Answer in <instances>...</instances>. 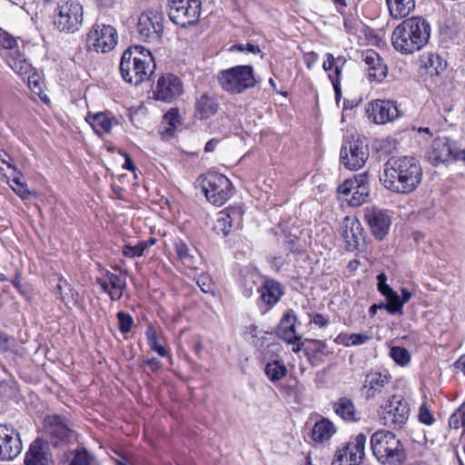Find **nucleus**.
Masks as SVG:
<instances>
[{"instance_id":"f257e3e1","label":"nucleus","mask_w":465,"mask_h":465,"mask_svg":"<svg viewBox=\"0 0 465 465\" xmlns=\"http://www.w3.org/2000/svg\"><path fill=\"white\" fill-rule=\"evenodd\" d=\"M422 177L419 161L413 157H392L384 164L380 177L384 187L399 193H410L420 184Z\"/></svg>"},{"instance_id":"f03ea898","label":"nucleus","mask_w":465,"mask_h":465,"mask_svg":"<svg viewBox=\"0 0 465 465\" xmlns=\"http://www.w3.org/2000/svg\"><path fill=\"white\" fill-rule=\"evenodd\" d=\"M430 25L420 16L404 19L391 33V45L401 54H412L420 51L429 42Z\"/></svg>"},{"instance_id":"7ed1b4c3","label":"nucleus","mask_w":465,"mask_h":465,"mask_svg":"<svg viewBox=\"0 0 465 465\" xmlns=\"http://www.w3.org/2000/svg\"><path fill=\"white\" fill-rule=\"evenodd\" d=\"M119 68L125 82L138 85L150 79L156 64L148 49L134 45L123 53Z\"/></svg>"},{"instance_id":"20e7f679","label":"nucleus","mask_w":465,"mask_h":465,"mask_svg":"<svg viewBox=\"0 0 465 465\" xmlns=\"http://www.w3.org/2000/svg\"><path fill=\"white\" fill-rule=\"evenodd\" d=\"M371 447L373 455L383 465H401L406 459L401 441L390 430L374 432L371 438Z\"/></svg>"},{"instance_id":"39448f33","label":"nucleus","mask_w":465,"mask_h":465,"mask_svg":"<svg viewBox=\"0 0 465 465\" xmlns=\"http://www.w3.org/2000/svg\"><path fill=\"white\" fill-rule=\"evenodd\" d=\"M217 80L224 91L232 94H241L255 86L258 82L251 65H236L223 70L218 74Z\"/></svg>"},{"instance_id":"423d86ee","label":"nucleus","mask_w":465,"mask_h":465,"mask_svg":"<svg viewBox=\"0 0 465 465\" xmlns=\"http://www.w3.org/2000/svg\"><path fill=\"white\" fill-rule=\"evenodd\" d=\"M410 412L408 401L401 395H392L381 404L378 415L382 425L398 430L407 423Z\"/></svg>"},{"instance_id":"0eeeda50","label":"nucleus","mask_w":465,"mask_h":465,"mask_svg":"<svg viewBox=\"0 0 465 465\" xmlns=\"http://www.w3.org/2000/svg\"><path fill=\"white\" fill-rule=\"evenodd\" d=\"M202 187L208 202L216 206L224 204L232 194L231 181L218 173H208L203 178Z\"/></svg>"},{"instance_id":"6e6552de","label":"nucleus","mask_w":465,"mask_h":465,"mask_svg":"<svg viewBox=\"0 0 465 465\" xmlns=\"http://www.w3.org/2000/svg\"><path fill=\"white\" fill-rule=\"evenodd\" d=\"M83 22V6L78 0H64L58 4L54 25L61 32L74 33Z\"/></svg>"},{"instance_id":"1a4fd4ad","label":"nucleus","mask_w":465,"mask_h":465,"mask_svg":"<svg viewBox=\"0 0 465 465\" xmlns=\"http://www.w3.org/2000/svg\"><path fill=\"white\" fill-rule=\"evenodd\" d=\"M118 41L116 30L109 25L95 24L86 35V46L90 51L106 53L115 47Z\"/></svg>"},{"instance_id":"9d476101","label":"nucleus","mask_w":465,"mask_h":465,"mask_svg":"<svg viewBox=\"0 0 465 465\" xmlns=\"http://www.w3.org/2000/svg\"><path fill=\"white\" fill-rule=\"evenodd\" d=\"M169 17L177 25H194L201 14L200 0H169Z\"/></svg>"},{"instance_id":"9b49d317","label":"nucleus","mask_w":465,"mask_h":465,"mask_svg":"<svg viewBox=\"0 0 465 465\" xmlns=\"http://www.w3.org/2000/svg\"><path fill=\"white\" fill-rule=\"evenodd\" d=\"M367 437L359 433L349 442L337 450L331 465H364Z\"/></svg>"},{"instance_id":"f8f14e48","label":"nucleus","mask_w":465,"mask_h":465,"mask_svg":"<svg viewBox=\"0 0 465 465\" xmlns=\"http://www.w3.org/2000/svg\"><path fill=\"white\" fill-rule=\"evenodd\" d=\"M337 192L340 195L346 198L351 206H360L367 201L369 197V176L367 173L355 176L354 179H348L341 184Z\"/></svg>"},{"instance_id":"ddd939ff","label":"nucleus","mask_w":465,"mask_h":465,"mask_svg":"<svg viewBox=\"0 0 465 465\" xmlns=\"http://www.w3.org/2000/svg\"><path fill=\"white\" fill-rule=\"evenodd\" d=\"M369 158V146L360 139L347 141L341 149V159L350 170L361 168Z\"/></svg>"},{"instance_id":"4468645a","label":"nucleus","mask_w":465,"mask_h":465,"mask_svg":"<svg viewBox=\"0 0 465 465\" xmlns=\"http://www.w3.org/2000/svg\"><path fill=\"white\" fill-rule=\"evenodd\" d=\"M460 154L461 152L449 138L438 137L432 141L427 153V158L433 165H439L443 163L457 161Z\"/></svg>"},{"instance_id":"2eb2a0df","label":"nucleus","mask_w":465,"mask_h":465,"mask_svg":"<svg viewBox=\"0 0 465 465\" xmlns=\"http://www.w3.org/2000/svg\"><path fill=\"white\" fill-rule=\"evenodd\" d=\"M23 444L19 432L13 427L0 424V460L11 461L20 455Z\"/></svg>"},{"instance_id":"dca6fc26","label":"nucleus","mask_w":465,"mask_h":465,"mask_svg":"<svg viewBox=\"0 0 465 465\" xmlns=\"http://www.w3.org/2000/svg\"><path fill=\"white\" fill-rule=\"evenodd\" d=\"M137 31L143 41H159L163 31L162 15L153 11L143 13L139 17Z\"/></svg>"},{"instance_id":"f3484780","label":"nucleus","mask_w":465,"mask_h":465,"mask_svg":"<svg viewBox=\"0 0 465 465\" xmlns=\"http://www.w3.org/2000/svg\"><path fill=\"white\" fill-rule=\"evenodd\" d=\"M183 92V85L180 78L173 74L162 75L153 90L156 100L171 103L177 99Z\"/></svg>"},{"instance_id":"a211bd4d","label":"nucleus","mask_w":465,"mask_h":465,"mask_svg":"<svg viewBox=\"0 0 465 465\" xmlns=\"http://www.w3.org/2000/svg\"><path fill=\"white\" fill-rule=\"evenodd\" d=\"M368 112L376 124H385L401 117L396 102L391 100H374L370 104Z\"/></svg>"},{"instance_id":"6ab92c4d","label":"nucleus","mask_w":465,"mask_h":465,"mask_svg":"<svg viewBox=\"0 0 465 465\" xmlns=\"http://www.w3.org/2000/svg\"><path fill=\"white\" fill-rule=\"evenodd\" d=\"M364 219L376 239L382 240L388 234L391 221L387 211L374 206L366 207Z\"/></svg>"},{"instance_id":"aec40b11","label":"nucleus","mask_w":465,"mask_h":465,"mask_svg":"<svg viewBox=\"0 0 465 465\" xmlns=\"http://www.w3.org/2000/svg\"><path fill=\"white\" fill-rule=\"evenodd\" d=\"M45 429L48 434L56 439V443H69L75 438V433L71 428L68 420L60 415H49L45 420Z\"/></svg>"},{"instance_id":"412c9836","label":"nucleus","mask_w":465,"mask_h":465,"mask_svg":"<svg viewBox=\"0 0 465 465\" xmlns=\"http://www.w3.org/2000/svg\"><path fill=\"white\" fill-rule=\"evenodd\" d=\"M325 56L326 60L323 62L322 68L324 71L329 72L328 77L333 85L335 98L339 101L341 97V72L347 63V59L343 55L334 57L331 53L326 54Z\"/></svg>"},{"instance_id":"4be33fe9","label":"nucleus","mask_w":465,"mask_h":465,"mask_svg":"<svg viewBox=\"0 0 465 465\" xmlns=\"http://www.w3.org/2000/svg\"><path fill=\"white\" fill-rule=\"evenodd\" d=\"M341 236L349 251H354L364 242V232L355 217H345L341 225Z\"/></svg>"},{"instance_id":"5701e85b","label":"nucleus","mask_w":465,"mask_h":465,"mask_svg":"<svg viewBox=\"0 0 465 465\" xmlns=\"http://www.w3.org/2000/svg\"><path fill=\"white\" fill-rule=\"evenodd\" d=\"M96 282L102 290L108 293L114 301H117L123 296V292L126 286L124 278L107 270L101 272V275L96 278Z\"/></svg>"},{"instance_id":"b1692460","label":"nucleus","mask_w":465,"mask_h":465,"mask_svg":"<svg viewBox=\"0 0 465 465\" xmlns=\"http://www.w3.org/2000/svg\"><path fill=\"white\" fill-rule=\"evenodd\" d=\"M361 57L367 65L368 78L371 81L382 82L388 74V67L380 54L368 49L362 52Z\"/></svg>"},{"instance_id":"393cba45","label":"nucleus","mask_w":465,"mask_h":465,"mask_svg":"<svg viewBox=\"0 0 465 465\" xmlns=\"http://www.w3.org/2000/svg\"><path fill=\"white\" fill-rule=\"evenodd\" d=\"M25 465H51L52 454L48 443L37 438L35 440L25 457Z\"/></svg>"},{"instance_id":"a878e982","label":"nucleus","mask_w":465,"mask_h":465,"mask_svg":"<svg viewBox=\"0 0 465 465\" xmlns=\"http://www.w3.org/2000/svg\"><path fill=\"white\" fill-rule=\"evenodd\" d=\"M391 375L387 370L371 371L364 379L362 389L365 390L367 399L374 398L382 391L390 382Z\"/></svg>"},{"instance_id":"bb28decb","label":"nucleus","mask_w":465,"mask_h":465,"mask_svg":"<svg viewBox=\"0 0 465 465\" xmlns=\"http://www.w3.org/2000/svg\"><path fill=\"white\" fill-rule=\"evenodd\" d=\"M242 221V213L239 209H226L218 213L214 230L226 236L234 226H239Z\"/></svg>"},{"instance_id":"cd10ccee","label":"nucleus","mask_w":465,"mask_h":465,"mask_svg":"<svg viewBox=\"0 0 465 465\" xmlns=\"http://www.w3.org/2000/svg\"><path fill=\"white\" fill-rule=\"evenodd\" d=\"M86 121L92 126L94 131L100 136L107 134L112 128L118 124L116 117L109 115L107 113L100 112L94 114H89Z\"/></svg>"},{"instance_id":"c85d7f7f","label":"nucleus","mask_w":465,"mask_h":465,"mask_svg":"<svg viewBox=\"0 0 465 465\" xmlns=\"http://www.w3.org/2000/svg\"><path fill=\"white\" fill-rule=\"evenodd\" d=\"M296 317L292 311L286 312L278 326V336L288 343H295L301 338L295 330Z\"/></svg>"},{"instance_id":"c756f323","label":"nucleus","mask_w":465,"mask_h":465,"mask_svg":"<svg viewBox=\"0 0 465 465\" xmlns=\"http://www.w3.org/2000/svg\"><path fill=\"white\" fill-rule=\"evenodd\" d=\"M218 108L219 104L214 97L203 94L196 99L194 115L201 120L208 119L216 114Z\"/></svg>"},{"instance_id":"7c9ffc66","label":"nucleus","mask_w":465,"mask_h":465,"mask_svg":"<svg viewBox=\"0 0 465 465\" xmlns=\"http://www.w3.org/2000/svg\"><path fill=\"white\" fill-rule=\"evenodd\" d=\"M258 292L262 301L270 306L277 303L282 295L280 284L272 280H264L258 288Z\"/></svg>"},{"instance_id":"2f4dec72","label":"nucleus","mask_w":465,"mask_h":465,"mask_svg":"<svg viewBox=\"0 0 465 465\" xmlns=\"http://www.w3.org/2000/svg\"><path fill=\"white\" fill-rule=\"evenodd\" d=\"M391 16L401 19L408 16L415 8L414 0H386Z\"/></svg>"},{"instance_id":"473e14b6","label":"nucleus","mask_w":465,"mask_h":465,"mask_svg":"<svg viewBox=\"0 0 465 465\" xmlns=\"http://www.w3.org/2000/svg\"><path fill=\"white\" fill-rule=\"evenodd\" d=\"M420 62L430 76L440 75L447 66V63L439 54L433 53L423 54Z\"/></svg>"},{"instance_id":"72a5a7b5","label":"nucleus","mask_w":465,"mask_h":465,"mask_svg":"<svg viewBox=\"0 0 465 465\" xmlns=\"http://www.w3.org/2000/svg\"><path fill=\"white\" fill-rule=\"evenodd\" d=\"M27 84L31 91L32 99L40 100L46 104L50 103L47 94L44 91V81L37 72L33 71L28 74Z\"/></svg>"},{"instance_id":"f704fd0d","label":"nucleus","mask_w":465,"mask_h":465,"mask_svg":"<svg viewBox=\"0 0 465 465\" xmlns=\"http://www.w3.org/2000/svg\"><path fill=\"white\" fill-rule=\"evenodd\" d=\"M333 410L335 413L345 421L352 422L358 420L356 417L354 403L347 397L340 398L336 402H334Z\"/></svg>"},{"instance_id":"c9c22d12","label":"nucleus","mask_w":465,"mask_h":465,"mask_svg":"<svg viewBox=\"0 0 465 465\" xmlns=\"http://www.w3.org/2000/svg\"><path fill=\"white\" fill-rule=\"evenodd\" d=\"M7 64L19 75L29 74L34 71L32 64L18 51H13L9 54Z\"/></svg>"},{"instance_id":"e433bc0d","label":"nucleus","mask_w":465,"mask_h":465,"mask_svg":"<svg viewBox=\"0 0 465 465\" xmlns=\"http://www.w3.org/2000/svg\"><path fill=\"white\" fill-rule=\"evenodd\" d=\"M335 432L332 422L326 419H322L316 422L313 426L312 437L317 442H324L328 440Z\"/></svg>"},{"instance_id":"4c0bfd02","label":"nucleus","mask_w":465,"mask_h":465,"mask_svg":"<svg viewBox=\"0 0 465 465\" xmlns=\"http://www.w3.org/2000/svg\"><path fill=\"white\" fill-rule=\"evenodd\" d=\"M264 282L262 277L256 271L247 272L242 281V293L245 297H251L254 290L258 291L260 285Z\"/></svg>"},{"instance_id":"58836bf2","label":"nucleus","mask_w":465,"mask_h":465,"mask_svg":"<svg viewBox=\"0 0 465 465\" xmlns=\"http://www.w3.org/2000/svg\"><path fill=\"white\" fill-rule=\"evenodd\" d=\"M67 465H92L94 456L84 448L71 450L65 454Z\"/></svg>"},{"instance_id":"ea45409f","label":"nucleus","mask_w":465,"mask_h":465,"mask_svg":"<svg viewBox=\"0 0 465 465\" xmlns=\"http://www.w3.org/2000/svg\"><path fill=\"white\" fill-rule=\"evenodd\" d=\"M264 372L272 382H276L287 375V368L283 361H273L266 364Z\"/></svg>"},{"instance_id":"a19ab883","label":"nucleus","mask_w":465,"mask_h":465,"mask_svg":"<svg viewBox=\"0 0 465 465\" xmlns=\"http://www.w3.org/2000/svg\"><path fill=\"white\" fill-rule=\"evenodd\" d=\"M174 250L178 259L187 267H193V256L188 245L183 240L174 242Z\"/></svg>"},{"instance_id":"79ce46f5","label":"nucleus","mask_w":465,"mask_h":465,"mask_svg":"<svg viewBox=\"0 0 465 465\" xmlns=\"http://www.w3.org/2000/svg\"><path fill=\"white\" fill-rule=\"evenodd\" d=\"M145 336L151 350L155 351L161 357H167L169 355L168 350L158 343L157 332L153 326H149L146 329Z\"/></svg>"},{"instance_id":"37998d69","label":"nucleus","mask_w":465,"mask_h":465,"mask_svg":"<svg viewBox=\"0 0 465 465\" xmlns=\"http://www.w3.org/2000/svg\"><path fill=\"white\" fill-rule=\"evenodd\" d=\"M55 292L57 297L64 302V304L74 302L76 301L72 289L67 284L66 281H63L62 279L59 280V282L56 285Z\"/></svg>"},{"instance_id":"c03bdc74","label":"nucleus","mask_w":465,"mask_h":465,"mask_svg":"<svg viewBox=\"0 0 465 465\" xmlns=\"http://www.w3.org/2000/svg\"><path fill=\"white\" fill-rule=\"evenodd\" d=\"M390 356L392 360L401 366H406L411 360V355L409 351L400 346H393L391 348Z\"/></svg>"},{"instance_id":"a18cd8bd","label":"nucleus","mask_w":465,"mask_h":465,"mask_svg":"<svg viewBox=\"0 0 465 465\" xmlns=\"http://www.w3.org/2000/svg\"><path fill=\"white\" fill-rule=\"evenodd\" d=\"M180 122L181 117L178 108H171L163 116V124L168 125L166 132L171 134H173Z\"/></svg>"},{"instance_id":"49530a36","label":"nucleus","mask_w":465,"mask_h":465,"mask_svg":"<svg viewBox=\"0 0 465 465\" xmlns=\"http://www.w3.org/2000/svg\"><path fill=\"white\" fill-rule=\"evenodd\" d=\"M378 281V290L379 292L386 297L387 300H396L397 292H394L388 284H387V276L384 273H380L377 276Z\"/></svg>"},{"instance_id":"de8ad7c7","label":"nucleus","mask_w":465,"mask_h":465,"mask_svg":"<svg viewBox=\"0 0 465 465\" xmlns=\"http://www.w3.org/2000/svg\"><path fill=\"white\" fill-rule=\"evenodd\" d=\"M146 250V244L140 242L134 245L126 244L123 247V254L128 258L141 257Z\"/></svg>"},{"instance_id":"09e8293b","label":"nucleus","mask_w":465,"mask_h":465,"mask_svg":"<svg viewBox=\"0 0 465 465\" xmlns=\"http://www.w3.org/2000/svg\"><path fill=\"white\" fill-rule=\"evenodd\" d=\"M371 339V335L364 332V333H352L346 336V341H344L345 346H359L368 342Z\"/></svg>"},{"instance_id":"8fccbe9b","label":"nucleus","mask_w":465,"mask_h":465,"mask_svg":"<svg viewBox=\"0 0 465 465\" xmlns=\"http://www.w3.org/2000/svg\"><path fill=\"white\" fill-rule=\"evenodd\" d=\"M449 424L453 429L465 426V404H462L449 419Z\"/></svg>"},{"instance_id":"3c124183","label":"nucleus","mask_w":465,"mask_h":465,"mask_svg":"<svg viewBox=\"0 0 465 465\" xmlns=\"http://www.w3.org/2000/svg\"><path fill=\"white\" fill-rule=\"evenodd\" d=\"M117 319L119 322V330L123 333H127L131 331L134 324L132 316L124 312H119L117 313Z\"/></svg>"},{"instance_id":"603ef678","label":"nucleus","mask_w":465,"mask_h":465,"mask_svg":"<svg viewBox=\"0 0 465 465\" xmlns=\"http://www.w3.org/2000/svg\"><path fill=\"white\" fill-rule=\"evenodd\" d=\"M197 284L204 293L214 294V283L208 274H201Z\"/></svg>"},{"instance_id":"864d4df0","label":"nucleus","mask_w":465,"mask_h":465,"mask_svg":"<svg viewBox=\"0 0 465 465\" xmlns=\"http://www.w3.org/2000/svg\"><path fill=\"white\" fill-rule=\"evenodd\" d=\"M419 420L426 425H431L435 421L434 417L425 404L420 407Z\"/></svg>"},{"instance_id":"5fc2aeb1","label":"nucleus","mask_w":465,"mask_h":465,"mask_svg":"<svg viewBox=\"0 0 465 465\" xmlns=\"http://www.w3.org/2000/svg\"><path fill=\"white\" fill-rule=\"evenodd\" d=\"M0 45L5 49H13L16 45V40L8 33L0 30Z\"/></svg>"},{"instance_id":"6e6d98bb","label":"nucleus","mask_w":465,"mask_h":465,"mask_svg":"<svg viewBox=\"0 0 465 465\" xmlns=\"http://www.w3.org/2000/svg\"><path fill=\"white\" fill-rule=\"evenodd\" d=\"M13 191L22 199H28L31 192L28 190L26 183H20L16 185H11Z\"/></svg>"},{"instance_id":"4d7b16f0","label":"nucleus","mask_w":465,"mask_h":465,"mask_svg":"<svg viewBox=\"0 0 465 465\" xmlns=\"http://www.w3.org/2000/svg\"><path fill=\"white\" fill-rule=\"evenodd\" d=\"M387 301H388L387 303L381 302L380 304H377L378 310L379 309H386L387 312L391 314H396V313H398V312H401V304L395 303L393 302V299L387 300Z\"/></svg>"},{"instance_id":"13d9d810","label":"nucleus","mask_w":465,"mask_h":465,"mask_svg":"<svg viewBox=\"0 0 465 465\" xmlns=\"http://www.w3.org/2000/svg\"><path fill=\"white\" fill-rule=\"evenodd\" d=\"M411 298V293L409 292L406 288L401 289V298L397 294V299L393 300V302L397 304H401V312H398L399 314H402L403 311V305L407 303L410 299Z\"/></svg>"},{"instance_id":"bf43d9fd","label":"nucleus","mask_w":465,"mask_h":465,"mask_svg":"<svg viewBox=\"0 0 465 465\" xmlns=\"http://www.w3.org/2000/svg\"><path fill=\"white\" fill-rule=\"evenodd\" d=\"M13 344L14 339H11L6 334L0 332V350L7 351Z\"/></svg>"},{"instance_id":"052dcab7","label":"nucleus","mask_w":465,"mask_h":465,"mask_svg":"<svg viewBox=\"0 0 465 465\" xmlns=\"http://www.w3.org/2000/svg\"><path fill=\"white\" fill-rule=\"evenodd\" d=\"M233 47L235 49H237V50H240V51L246 50V51H248L249 53H252V54H258V53L261 52L260 47L257 45H254V44H252V43H249L246 45H234Z\"/></svg>"},{"instance_id":"680f3d73","label":"nucleus","mask_w":465,"mask_h":465,"mask_svg":"<svg viewBox=\"0 0 465 465\" xmlns=\"http://www.w3.org/2000/svg\"><path fill=\"white\" fill-rule=\"evenodd\" d=\"M319 55L315 52H309L304 54V62L309 69L318 61Z\"/></svg>"},{"instance_id":"e2e57ef3","label":"nucleus","mask_w":465,"mask_h":465,"mask_svg":"<svg viewBox=\"0 0 465 465\" xmlns=\"http://www.w3.org/2000/svg\"><path fill=\"white\" fill-rule=\"evenodd\" d=\"M312 322L320 327H325L329 321L324 315L317 313L313 316Z\"/></svg>"},{"instance_id":"0e129e2a","label":"nucleus","mask_w":465,"mask_h":465,"mask_svg":"<svg viewBox=\"0 0 465 465\" xmlns=\"http://www.w3.org/2000/svg\"><path fill=\"white\" fill-rule=\"evenodd\" d=\"M11 157L10 155L4 150H0V161L6 164L8 168L16 171V168L10 163Z\"/></svg>"},{"instance_id":"69168bd1","label":"nucleus","mask_w":465,"mask_h":465,"mask_svg":"<svg viewBox=\"0 0 465 465\" xmlns=\"http://www.w3.org/2000/svg\"><path fill=\"white\" fill-rule=\"evenodd\" d=\"M310 343L312 345L314 351L323 352L326 349V344L322 341L313 340L311 341Z\"/></svg>"},{"instance_id":"338daca9","label":"nucleus","mask_w":465,"mask_h":465,"mask_svg":"<svg viewBox=\"0 0 465 465\" xmlns=\"http://www.w3.org/2000/svg\"><path fill=\"white\" fill-rule=\"evenodd\" d=\"M219 143V140L218 139H211L209 140L206 144H205V147H204V151L206 153H212L215 150V148L217 147Z\"/></svg>"},{"instance_id":"774afa93","label":"nucleus","mask_w":465,"mask_h":465,"mask_svg":"<svg viewBox=\"0 0 465 465\" xmlns=\"http://www.w3.org/2000/svg\"><path fill=\"white\" fill-rule=\"evenodd\" d=\"M146 364L149 366L150 370L153 371H156L161 367V362L157 359H150L146 361Z\"/></svg>"}]
</instances>
